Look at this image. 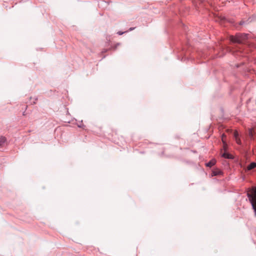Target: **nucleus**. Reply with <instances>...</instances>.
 Returning a JSON list of instances; mask_svg holds the SVG:
<instances>
[{"mask_svg":"<svg viewBox=\"0 0 256 256\" xmlns=\"http://www.w3.org/2000/svg\"><path fill=\"white\" fill-rule=\"evenodd\" d=\"M248 38V35L246 34H238L235 36H231L230 40L233 42L242 44Z\"/></svg>","mask_w":256,"mask_h":256,"instance_id":"nucleus-1","label":"nucleus"},{"mask_svg":"<svg viewBox=\"0 0 256 256\" xmlns=\"http://www.w3.org/2000/svg\"><path fill=\"white\" fill-rule=\"evenodd\" d=\"M256 168V162H252L248 166L246 171V170H250L254 168Z\"/></svg>","mask_w":256,"mask_h":256,"instance_id":"nucleus-2","label":"nucleus"},{"mask_svg":"<svg viewBox=\"0 0 256 256\" xmlns=\"http://www.w3.org/2000/svg\"><path fill=\"white\" fill-rule=\"evenodd\" d=\"M222 172L220 170L218 169H216L212 171V176H216L220 175L222 174Z\"/></svg>","mask_w":256,"mask_h":256,"instance_id":"nucleus-3","label":"nucleus"},{"mask_svg":"<svg viewBox=\"0 0 256 256\" xmlns=\"http://www.w3.org/2000/svg\"><path fill=\"white\" fill-rule=\"evenodd\" d=\"M216 160H210V162H208L206 164V166H208V167H212V166H214L216 164Z\"/></svg>","mask_w":256,"mask_h":256,"instance_id":"nucleus-4","label":"nucleus"},{"mask_svg":"<svg viewBox=\"0 0 256 256\" xmlns=\"http://www.w3.org/2000/svg\"><path fill=\"white\" fill-rule=\"evenodd\" d=\"M6 138L4 136H0V146L3 145L6 142Z\"/></svg>","mask_w":256,"mask_h":256,"instance_id":"nucleus-5","label":"nucleus"},{"mask_svg":"<svg viewBox=\"0 0 256 256\" xmlns=\"http://www.w3.org/2000/svg\"><path fill=\"white\" fill-rule=\"evenodd\" d=\"M222 156L224 158H232V156L231 155H230V154H228V153H226V152H224L222 154Z\"/></svg>","mask_w":256,"mask_h":256,"instance_id":"nucleus-6","label":"nucleus"},{"mask_svg":"<svg viewBox=\"0 0 256 256\" xmlns=\"http://www.w3.org/2000/svg\"><path fill=\"white\" fill-rule=\"evenodd\" d=\"M254 131L253 128H251V129L249 130L248 134H249L251 138H253V134H254Z\"/></svg>","mask_w":256,"mask_h":256,"instance_id":"nucleus-7","label":"nucleus"},{"mask_svg":"<svg viewBox=\"0 0 256 256\" xmlns=\"http://www.w3.org/2000/svg\"><path fill=\"white\" fill-rule=\"evenodd\" d=\"M235 140H236V142L238 144H241V140H240V138L238 137V138H235Z\"/></svg>","mask_w":256,"mask_h":256,"instance_id":"nucleus-8","label":"nucleus"},{"mask_svg":"<svg viewBox=\"0 0 256 256\" xmlns=\"http://www.w3.org/2000/svg\"><path fill=\"white\" fill-rule=\"evenodd\" d=\"M234 138H238V131L236 130H235L234 132Z\"/></svg>","mask_w":256,"mask_h":256,"instance_id":"nucleus-9","label":"nucleus"},{"mask_svg":"<svg viewBox=\"0 0 256 256\" xmlns=\"http://www.w3.org/2000/svg\"><path fill=\"white\" fill-rule=\"evenodd\" d=\"M226 138V136L224 134H223L222 136V142H226L225 139Z\"/></svg>","mask_w":256,"mask_h":256,"instance_id":"nucleus-10","label":"nucleus"},{"mask_svg":"<svg viewBox=\"0 0 256 256\" xmlns=\"http://www.w3.org/2000/svg\"><path fill=\"white\" fill-rule=\"evenodd\" d=\"M224 144V150H226L227 148V144L226 142H223Z\"/></svg>","mask_w":256,"mask_h":256,"instance_id":"nucleus-11","label":"nucleus"},{"mask_svg":"<svg viewBox=\"0 0 256 256\" xmlns=\"http://www.w3.org/2000/svg\"><path fill=\"white\" fill-rule=\"evenodd\" d=\"M124 33V32H118V34H120V35H122V34Z\"/></svg>","mask_w":256,"mask_h":256,"instance_id":"nucleus-12","label":"nucleus"},{"mask_svg":"<svg viewBox=\"0 0 256 256\" xmlns=\"http://www.w3.org/2000/svg\"><path fill=\"white\" fill-rule=\"evenodd\" d=\"M243 24H244V22H243V21H241V22H240V25H242Z\"/></svg>","mask_w":256,"mask_h":256,"instance_id":"nucleus-13","label":"nucleus"},{"mask_svg":"<svg viewBox=\"0 0 256 256\" xmlns=\"http://www.w3.org/2000/svg\"><path fill=\"white\" fill-rule=\"evenodd\" d=\"M134 29V28H130V31H131V30H133Z\"/></svg>","mask_w":256,"mask_h":256,"instance_id":"nucleus-14","label":"nucleus"},{"mask_svg":"<svg viewBox=\"0 0 256 256\" xmlns=\"http://www.w3.org/2000/svg\"><path fill=\"white\" fill-rule=\"evenodd\" d=\"M228 132H230V131L231 132V131H232V130H228Z\"/></svg>","mask_w":256,"mask_h":256,"instance_id":"nucleus-15","label":"nucleus"}]
</instances>
